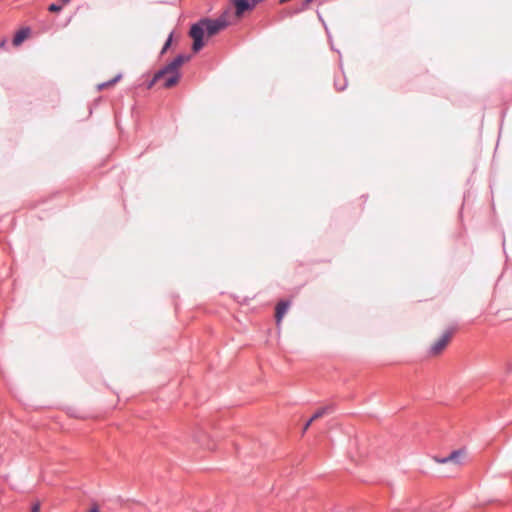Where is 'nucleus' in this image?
<instances>
[{
	"mask_svg": "<svg viewBox=\"0 0 512 512\" xmlns=\"http://www.w3.org/2000/svg\"><path fill=\"white\" fill-rule=\"evenodd\" d=\"M229 25L228 20L224 15L216 19L201 18L196 23H193L189 30V36L193 39L192 51L199 52L205 46V34L209 37L218 34L221 30Z\"/></svg>",
	"mask_w": 512,
	"mask_h": 512,
	"instance_id": "nucleus-1",
	"label": "nucleus"
},
{
	"mask_svg": "<svg viewBox=\"0 0 512 512\" xmlns=\"http://www.w3.org/2000/svg\"><path fill=\"white\" fill-rule=\"evenodd\" d=\"M191 56L189 54H178L174 59H172L169 63H167V66L171 70V75L166 77L163 86L165 88H171L175 86L180 78L181 74L179 72V68L188 60H190Z\"/></svg>",
	"mask_w": 512,
	"mask_h": 512,
	"instance_id": "nucleus-2",
	"label": "nucleus"
},
{
	"mask_svg": "<svg viewBox=\"0 0 512 512\" xmlns=\"http://www.w3.org/2000/svg\"><path fill=\"white\" fill-rule=\"evenodd\" d=\"M191 56L189 54H178L174 59H172L169 63H167V66L171 70V75L166 77L163 86L165 88H171L175 86L180 78L181 74L179 72V68L188 60H190Z\"/></svg>",
	"mask_w": 512,
	"mask_h": 512,
	"instance_id": "nucleus-3",
	"label": "nucleus"
},
{
	"mask_svg": "<svg viewBox=\"0 0 512 512\" xmlns=\"http://www.w3.org/2000/svg\"><path fill=\"white\" fill-rule=\"evenodd\" d=\"M264 0H231L235 8V15L237 17L243 16L246 12L252 11L257 4ZM290 0H279L280 4L289 2Z\"/></svg>",
	"mask_w": 512,
	"mask_h": 512,
	"instance_id": "nucleus-4",
	"label": "nucleus"
},
{
	"mask_svg": "<svg viewBox=\"0 0 512 512\" xmlns=\"http://www.w3.org/2000/svg\"><path fill=\"white\" fill-rule=\"evenodd\" d=\"M455 330V327L448 328L442 336L430 346L429 353L432 355L439 354L447 345L448 341L450 340L453 332Z\"/></svg>",
	"mask_w": 512,
	"mask_h": 512,
	"instance_id": "nucleus-5",
	"label": "nucleus"
},
{
	"mask_svg": "<svg viewBox=\"0 0 512 512\" xmlns=\"http://www.w3.org/2000/svg\"><path fill=\"white\" fill-rule=\"evenodd\" d=\"M464 454H465L464 449H457V450H453L452 452H450V454L448 456H445V457L434 456L433 460L439 464L453 463L456 465H461L462 464L461 458Z\"/></svg>",
	"mask_w": 512,
	"mask_h": 512,
	"instance_id": "nucleus-6",
	"label": "nucleus"
},
{
	"mask_svg": "<svg viewBox=\"0 0 512 512\" xmlns=\"http://www.w3.org/2000/svg\"><path fill=\"white\" fill-rule=\"evenodd\" d=\"M290 305H291V302L286 299H282L277 303V305L275 307V320H276L277 325H279L280 322L282 321V319L285 316V314L287 313Z\"/></svg>",
	"mask_w": 512,
	"mask_h": 512,
	"instance_id": "nucleus-7",
	"label": "nucleus"
},
{
	"mask_svg": "<svg viewBox=\"0 0 512 512\" xmlns=\"http://www.w3.org/2000/svg\"><path fill=\"white\" fill-rule=\"evenodd\" d=\"M31 29L29 27H22L20 28L15 34L12 39V43L14 46L21 45L30 35Z\"/></svg>",
	"mask_w": 512,
	"mask_h": 512,
	"instance_id": "nucleus-8",
	"label": "nucleus"
},
{
	"mask_svg": "<svg viewBox=\"0 0 512 512\" xmlns=\"http://www.w3.org/2000/svg\"><path fill=\"white\" fill-rule=\"evenodd\" d=\"M334 411V406L333 405H327V406H324V407H321L320 409H318L311 417H310V422H313L315 421L316 419L324 416L325 414H328V413H331Z\"/></svg>",
	"mask_w": 512,
	"mask_h": 512,
	"instance_id": "nucleus-9",
	"label": "nucleus"
},
{
	"mask_svg": "<svg viewBox=\"0 0 512 512\" xmlns=\"http://www.w3.org/2000/svg\"><path fill=\"white\" fill-rule=\"evenodd\" d=\"M122 78V74L119 73L117 74L114 78L108 80V81H105V82H102L100 84L97 85V90H103L104 88H107L109 86H112L114 84H116L117 82L120 81V79Z\"/></svg>",
	"mask_w": 512,
	"mask_h": 512,
	"instance_id": "nucleus-10",
	"label": "nucleus"
},
{
	"mask_svg": "<svg viewBox=\"0 0 512 512\" xmlns=\"http://www.w3.org/2000/svg\"><path fill=\"white\" fill-rule=\"evenodd\" d=\"M314 0H304L300 6L296 7L293 11L290 12V15H296V14H299V13H302L303 11L307 10L309 5L313 2Z\"/></svg>",
	"mask_w": 512,
	"mask_h": 512,
	"instance_id": "nucleus-11",
	"label": "nucleus"
},
{
	"mask_svg": "<svg viewBox=\"0 0 512 512\" xmlns=\"http://www.w3.org/2000/svg\"><path fill=\"white\" fill-rule=\"evenodd\" d=\"M166 75H167V77L171 75V70L169 69L167 64L155 72V74H154L155 80H160L161 78H163Z\"/></svg>",
	"mask_w": 512,
	"mask_h": 512,
	"instance_id": "nucleus-12",
	"label": "nucleus"
},
{
	"mask_svg": "<svg viewBox=\"0 0 512 512\" xmlns=\"http://www.w3.org/2000/svg\"><path fill=\"white\" fill-rule=\"evenodd\" d=\"M173 35H174L173 31L169 33V35L161 49V52H160L161 55L165 54L166 51L171 47V44L173 42Z\"/></svg>",
	"mask_w": 512,
	"mask_h": 512,
	"instance_id": "nucleus-13",
	"label": "nucleus"
},
{
	"mask_svg": "<svg viewBox=\"0 0 512 512\" xmlns=\"http://www.w3.org/2000/svg\"><path fill=\"white\" fill-rule=\"evenodd\" d=\"M173 35H174L173 31L169 33V35L161 49V52H160L161 55L165 54L166 51L171 47V44L173 42Z\"/></svg>",
	"mask_w": 512,
	"mask_h": 512,
	"instance_id": "nucleus-14",
	"label": "nucleus"
},
{
	"mask_svg": "<svg viewBox=\"0 0 512 512\" xmlns=\"http://www.w3.org/2000/svg\"><path fill=\"white\" fill-rule=\"evenodd\" d=\"M173 35H174L173 31L169 33V35L161 49V52H160L161 55L165 54L166 51L171 47V44L173 42Z\"/></svg>",
	"mask_w": 512,
	"mask_h": 512,
	"instance_id": "nucleus-15",
	"label": "nucleus"
},
{
	"mask_svg": "<svg viewBox=\"0 0 512 512\" xmlns=\"http://www.w3.org/2000/svg\"><path fill=\"white\" fill-rule=\"evenodd\" d=\"M61 10H62V5L58 4V3H51L48 6V11L49 12L57 13V12H60Z\"/></svg>",
	"mask_w": 512,
	"mask_h": 512,
	"instance_id": "nucleus-16",
	"label": "nucleus"
},
{
	"mask_svg": "<svg viewBox=\"0 0 512 512\" xmlns=\"http://www.w3.org/2000/svg\"><path fill=\"white\" fill-rule=\"evenodd\" d=\"M334 86L338 91H343L347 87V81L346 79L343 80V82H340L338 80L334 81Z\"/></svg>",
	"mask_w": 512,
	"mask_h": 512,
	"instance_id": "nucleus-17",
	"label": "nucleus"
},
{
	"mask_svg": "<svg viewBox=\"0 0 512 512\" xmlns=\"http://www.w3.org/2000/svg\"><path fill=\"white\" fill-rule=\"evenodd\" d=\"M157 81L158 80H155V76L153 75L152 79L147 82L146 88L151 89Z\"/></svg>",
	"mask_w": 512,
	"mask_h": 512,
	"instance_id": "nucleus-18",
	"label": "nucleus"
},
{
	"mask_svg": "<svg viewBox=\"0 0 512 512\" xmlns=\"http://www.w3.org/2000/svg\"><path fill=\"white\" fill-rule=\"evenodd\" d=\"M31 512H40V503L36 502L31 507Z\"/></svg>",
	"mask_w": 512,
	"mask_h": 512,
	"instance_id": "nucleus-19",
	"label": "nucleus"
},
{
	"mask_svg": "<svg viewBox=\"0 0 512 512\" xmlns=\"http://www.w3.org/2000/svg\"><path fill=\"white\" fill-rule=\"evenodd\" d=\"M311 424H312V422H310V418H309L303 427V432H305Z\"/></svg>",
	"mask_w": 512,
	"mask_h": 512,
	"instance_id": "nucleus-20",
	"label": "nucleus"
},
{
	"mask_svg": "<svg viewBox=\"0 0 512 512\" xmlns=\"http://www.w3.org/2000/svg\"><path fill=\"white\" fill-rule=\"evenodd\" d=\"M507 373L510 374L512 373V362L508 364L507 366Z\"/></svg>",
	"mask_w": 512,
	"mask_h": 512,
	"instance_id": "nucleus-21",
	"label": "nucleus"
},
{
	"mask_svg": "<svg viewBox=\"0 0 512 512\" xmlns=\"http://www.w3.org/2000/svg\"><path fill=\"white\" fill-rule=\"evenodd\" d=\"M5 45H6V39H2V40L0 41V48L5 47Z\"/></svg>",
	"mask_w": 512,
	"mask_h": 512,
	"instance_id": "nucleus-22",
	"label": "nucleus"
},
{
	"mask_svg": "<svg viewBox=\"0 0 512 512\" xmlns=\"http://www.w3.org/2000/svg\"><path fill=\"white\" fill-rule=\"evenodd\" d=\"M88 512H100V511H99L98 507L94 506Z\"/></svg>",
	"mask_w": 512,
	"mask_h": 512,
	"instance_id": "nucleus-23",
	"label": "nucleus"
},
{
	"mask_svg": "<svg viewBox=\"0 0 512 512\" xmlns=\"http://www.w3.org/2000/svg\"><path fill=\"white\" fill-rule=\"evenodd\" d=\"M62 4H68L70 3L72 0H59Z\"/></svg>",
	"mask_w": 512,
	"mask_h": 512,
	"instance_id": "nucleus-24",
	"label": "nucleus"
},
{
	"mask_svg": "<svg viewBox=\"0 0 512 512\" xmlns=\"http://www.w3.org/2000/svg\"><path fill=\"white\" fill-rule=\"evenodd\" d=\"M318 17L321 21H323L321 14H318Z\"/></svg>",
	"mask_w": 512,
	"mask_h": 512,
	"instance_id": "nucleus-25",
	"label": "nucleus"
}]
</instances>
